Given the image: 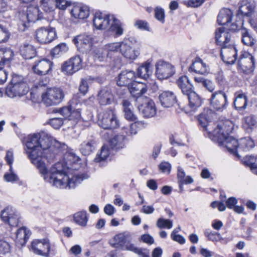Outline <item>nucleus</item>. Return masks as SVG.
Wrapping results in <instances>:
<instances>
[{"instance_id": "obj_1", "label": "nucleus", "mask_w": 257, "mask_h": 257, "mask_svg": "<svg viewBox=\"0 0 257 257\" xmlns=\"http://www.w3.org/2000/svg\"><path fill=\"white\" fill-rule=\"evenodd\" d=\"M26 152L32 163L38 169L44 180L60 189L74 188L89 178L75 166L79 158L72 152L64 155V163L58 162L50 168L49 164L54 161L61 147L60 142L45 133L28 136Z\"/></svg>"}, {"instance_id": "obj_2", "label": "nucleus", "mask_w": 257, "mask_h": 257, "mask_svg": "<svg viewBox=\"0 0 257 257\" xmlns=\"http://www.w3.org/2000/svg\"><path fill=\"white\" fill-rule=\"evenodd\" d=\"M217 23L220 25H225L230 31L235 32L240 29L243 25V20L238 15L233 17V12L226 8L221 9L217 17Z\"/></svg>"}, {"instance_id": "obj_3", "label": "nucleus", "mask_w": 257, "mask_h": 257, "mask_svg": "<svg viewBox=\"0 0 257 257\" xmlns=\"http://www.w3.org/2000/svg\"><path fill=\"white\" fill-rule=\"evenodd\" d=\"M29 87L24 81L23 76L15 74L13 75L11 84L6 89V94L11 98L21 97L26 94Z\"/></svg>"}, {"instance_id": "obj_4", "label": "nucleus", "mask_w": 257, "mask_h": 257, "mask_svg": "<svg viewBox=\"0 0 257 257\" xmlns=\"http://www.w3.org/2000/svg\"><path fill=\"white\" fill-rule=\"evenodd\" d=\"M57 38L56 30L50 26H43L38 28L34 33V38L39 44H48Z\"/></svg>"}, {"instance_id": "obj_5", "label": "nucleus", "mask_w": 257, "mask_h": 257, "mask_svg": "<svg viewBox=\"0 0 257 257\" xmlns=\"http://www.w3.org/2000/svg\"><path fill=\"white\" fill-rule=\"evenodd\" d=\"M31 250L35 254L49 257L54 252V249L48 238L35 239L31 242Z\"/></svg>"}, {"instance_id": "obj_6", "label": "nucleus", "mask_w": 257, "mask_h": 257, "mask_svg": "<svg viewBox=\"0 0 257 257\" xmlns=\"http://www.w3.org/2000/svg\"><path fill=\"white\" fill-rule=\"evenodd\" d=\"M98 125L104 129H112L118 127L119 121L112 110L100 112L98 115Z\"/></svg>"}, {"instance_id": "obj_7", "label": "nucleus", "mask_w": 257, "mask_h": 257, "mask_svg": "<svg viewBox=\"0 0 257 257\" xmlns=\"http://www.w3.org/2000/svg\"><path fill=\"white\" fill-rule=\"evenodd\" d=\"M212 134L220 145L224 146L230 153L238 156L237 151L238 142L235 139L224 134L220 135L217 129H214Z\"/></svg>"}, {"instance_id": "obj_8", "label": "nucleus", "mask_w": 257, "mask_h": 257, "mask_svg": "<svg viewBox=\"0 0 257 257\" xmlns=\"http://www.w3.org/2000/svg\"><path fill=\"white\" fill-rule=\"evenodd\" d=\"M136 41V39L132 37L124 39L121 41L120 53L124 58L130 60H134L140 55L139 49L133 45V42Z\"/></svg>"}, {"instance_id": "obj_9", "label": "nucleus", "mask_w": 257, "mask_h": 257, "mask_svg": "<svg viewBox=\"0 0 257 257\" xmlns=\"http://www.w3.org/2000/svg\"><path fill=\"white\" fill-rule=\"evenodd\" d=\"M64 97L62 90L58 88H51L42 94V101L47 106L60 103Z\"/></svg>"}, {"instance_id": "obj_10", "label": "nucleus", "mask_w": 257, "mask_h": 257, "mask_svg": "<svg viewBox=\"0 0 257 257\" xmlns=\"http://www.w3.org/2000/svg\"><path fill=\"white\" fill-rule=\"evenodd\" d=\"M136 101L138 109L144 117H151L156 114V108L153 100L147 97H140Z\"/></svg>"}, {"instance_id": "obj_11", "label": "nucleus", "mask_w": 257, "mask_h": 257, "mask_svg": "<svg viewBox=\"0 0 257 257\" xmlns=\"http://www.w3.org/2000/svg\"><path fill=\"white\" fill-rule=\"evenodd\" d=\"M94 37L88 34H83L77 36L73 39V42L78 50L82 52L90 51L94 42Z\"/></svg>"}, {"instance_id": "obj_12", "label": "nucleus", "mask_w": 257, "mask_h": 257, "mask_svg": "<svg viewBox=\"0 0 257 257\" xmlns=\"http://www.w3.org/2000/svg\"><path fill=\"white\" fill-rule=\"evenodd\" d=\"M82 67V60L79 56L71 57L61 66V71L65 74L71 75L79 71Z\"/></svg>"}, {"instance_id": "obj_13", "label": "nucleus", "mask_w": 257, "mask_h": 257, "mask_svg": "<svg viewBox=\"0 0 257 257\" xmlns=\"http://www.w3.org/2000/svg\"><path fill=\"white\" fill-rule=\"evenodd\" d=\"M175 73L174 67L170 63L159 61L156 64V75L159 79H166Z\"/></svg>"}, {"instance_id": "obj_14", "label": "nucleus", "mask_w": 257, "mask_h": 257, "mask_svg": "<svg viewBox=\"0 0 257 257\" xmlns=\"http://www.w3.org/2000/svg\"><path fill=\"white\" fill-rule=\"evenodd\" d=\"M113 15L106 14L100 11L96 12L94 15L93 24L97 30H105L109 26L111 17Z\"/></svg>"}, {"instance_id": "obj_15", "label": "nucleus", "mask_w": 257, "mask_h": 257, "mask_svg": "<svg viewBox=\"0 0 257 257\" xmlns=\"http://www.w3.org/2000/svg\"><path fill=\"white\" fill-rule=\"evenodd\" d=\"M221 57L222 60L227 64H233L237 58V50L234 43L221 48Z\"/></svg>"}, {"instance_id": "obj_16", "label": "nucleus", "mask_w": 257, "mask_h": 257, "mask_svg": "<svg viewBox=\"0 0 257 257\" xmlns=\"http://www.w3.org/2000/svg\"><path fill=\"white\" fill-rule=\"evenodd\" d=\"M53 63L47 59H43L35 62L32 67L34 72L39 75H45L52 70Z\"/></svg>"}, {"instance_id": "obj_17", "label": "nucleus", "mask_w": 257, "mask_h": 257, "mask_svg": "<svg viewBox=\"0 0 257 257\" xmlns=\"http://www.w3.org/2000/svg\"><path fill=\"white\" fill-rule=\"evenodd\" d=\"M211 106L215 109L221 110L224 108L227 102V96L222 91L213 93L209 99Z\"/></svg>"}, {"instance_id": "obj_18", "label": "nucleus", "mask_w": 257, "mask_h": 257, "mask_svg": "<svg viewBox=\"0 0 257 257\" xmlns=\"http://www.w3.org/2000/svg\"><path fill=\"white\" fill-rule=\"evenodd\" d=\"M238 67L243 72L250 73L253 71L254 62L253 56L247 52L243 53L238 60Z\"/></svg>"}, {"instance_id": "obj_19", "label": "nucleus", "mask_w": 257, "mask_h": 257, "mask_svg": "<svg viewBox=\"0 0 257 257\" xmlns=\"http://www.w3.org/2000/svg\"><path fill=\"white\" fill-rule=\"evenodd\" d=\"M1 218L10 226H17L19 221V214L12 208L7 207L1 212Z\"/></svg>"}, {"instance_id": "obj_20", "label": "nucleus", "mask_w": 257, "mask_h": 257, "mask_svg": "<svg viewBox=\"0 0 257 257\" xmlns=\"http://www.w3.org/2000/svg\"><path fill=\"white\" fill-rule=\"evenodd\" d=\"M137 78L134 71L125 70L121 71L118 76L117 84L120 86L130 87L135 81Z\"/></svg>"}, {"instance_id": "obj_21", "label": "nucleus", "mask_w": 257, "mask_h": 257, "mask_svg": "<svg viewBox=\"0 0 257 257\" xmlns=\"http://www.w3.org/2000/svg\"><path fill=\"white\" fill-rule=\"evenodd\" d=\"M70 14L71 17L74 19L84 20L89 17L90 9L86 5L77 4L72 7L70 10Z\"/></svg>"}, {"instance_id": "obj_22", "label": "nucleus", "mask_w": 257, "mask_h": 257, "mask_svg": "<svg viewBox=\"0 0 257 257\" xmlns=\"http://www.w3.org/2000/svg\"><path fill=\"white\" fill-rule=\"evenodd\" d=\"M215 39L218 45L222 47L228 45V44L233 43L231 35L224 30V28H218L215 32Z\"/></svg>"}, {"instance_id": "obj_23", "label": "nucleus", "mask_w": 257, "mask_h": 257, "mask_svg": "<svg viewBox=\"0 0 257 257\" xmlns=\"http://www.w3.org/2000/svg\"><path fill=\"white\" fill-rule=\"evenodd\" d=\"M96 100L100 105H106L113 102L114 96L111 90L106 87L102 88L98 91Z\"/></svg>"}, {"instance_id": "obj_24", "label": "nucleus", "mask_w": 257, "mask_h": 257, "mask_svg": "<svg viewBox=\"0 0 257 257\" xmlns=\"http://www.w3.org/2000/svg\"><path fill=\"white\" fill-rule=\"evenodd\" d=\"M161 105L164 107L172 106L176 102V97L174 93L170 91H163L159 96Z\"/></svg>"}, {"instance_id": "obj_25", "label": "nucleus", "mask_w": 257, "mask_h": 257, "mask_svg": "<svg viewBox=\"0 0 257 257\" xmlns=\"http://www.w3.org/2000/svg\"><path fill=\"white\" fill-rule=\"evenodd\" d=\"M255 3L251 0H242L238 10V14L243 16L250 17L254 12Z\"/></svg>"}, {"instance_id": "obj_26", "label": "nucleus", "mask_w": 257, "mask_h": 257, "mask_svg": "<svg viewBox=\"0 0 257 257\" xmlns=\"http://www.w3.org/2000/svg\"><path fill=\"white\" fill-rule=\"evenodd\" d=\"M14 57V52L9 48H0V65L9 67L10 62Z\"/></svg>"}, {"instance_id": "obj_27", "label": "nucleus", "mask_w": 257, "mask_h": 257, "mask_svg": "<svg viewBox=\"0 0 257 257\" xmlns=\"http://www.w3.org/2000/svg\"><path fill=\"white\" fill-rule=\"evenodd\" d=\"M31 235V232L26 227L19 228L16 233V243L18 246L24 245Z\"/></svg>"}, {"instance_id": "obj_28", "label": "nucleus", "mask_w": 257, "mask_h": 257, "mask_svg": "<svg viewBox=\"0 0 257 257\" xmlns=\"http://www.w3.org/2000/svg\"><path fill=\"white\" fill-rule=\"evenodd\" d=\"M190 70L196 73L205 74L208 73V66L200 58H196L190 67Z\"/></svg>"}, {"instance_id": "obj_29", "label": "nucleus", "mask_w": 257, "mask_h": 257, "mask_svg": "<svg viewBox=\"0 0 257 257\" xmlns=\"http://www.w3.org/2000/svg\"><path fill=\"white\" fill-rule=\"evenodd\" d=\"M121 46V41L109 43L103 46V50L107 57L112 58L118 51L120 52Z\"/></svg>"}, {"instance_id": "obj_30", "label": "nucleus", "mask_w": 257, "mask_h": 257, "mask_svg": "<svg viewBox=\"0 0 257 257\" xmlns=\"http://www.w3.org/2000/svg\"><path fill=\"white\" fill-rule=\"evenodd\" d=\"M22 56L26 59H31L36 55V49L29 43H24L20 48Z\"/></svg>"}, {"instance_id": "obj_31", "label": "nucleus", "mask_w": 257, "mask_h": 257, "mask_svg": "<svg viewBox=\"0 0 257 257\" xmlns=\"http://www.w3.org/2000/svg\"><path fill=\"white\" fill-rule=\"evenodd\" d=\"M112 23L109 26V31L112 33L115 37H119L123 33V29L120 21L114 16L111 17Z\"/></svg>"}, {"instance_id": "obj_32", "label": "nucleus", "mask_w": 257, "mask_h": 257, "mask_svg": "<svg viewBox=\"0 0 257 257\" xmlns=\"http://www.w3.org/2000/svg\"><path fill=\"white\" fill-rule=\"evenodd\" d=\"M129 89L130 93L136 97L137 99L140 97H144L142 95L147 91L143 83H138L136 81L129 87Z\"/></svg>"}, {"instance_id": "obj_33", "label": "nucleus", "mask_w": 257, "mask_h": 257, "mask_svg": "<svg viewBox=\"0 0 257 257\" xmlns=\"http://www.w3.org/2000/svg\"><path fill=\"white\" fill-rule=\"evenodd\" d=\"M27 12V15L24 16V18L27 19L28 22H35L41 17L37 6H30L28 7Z\"/></svg>"}, {"instance_id": "obj_34", "label": "nucleus", "mask_w": 257, "mask_h": 257, "mask_svg": "<svg viewBox=\"0 0 257 257\" xmlns=\"http://www.w3.org/2000/svg\"><path fill=\"white\" fill-rule=\"evenodd\" d=\"M238 30L240 31L241 41L245 45L253 47L256 43V40L249 34L248 30L242 26Z\"/></svg>"}, {"instance_id": "obj_35", "label": "nucleus", "mask_w": 257, "mask_h": 257, "mask_svg": "<svg viewBox=\"0 0 257 257\" xmlns=\"http://www.w3.org/2000/svg\"><path fill=\"white\" fill-rule=\"evenodd\" d=\"M185 95L189 100V104L193 110H195L201 104V99L199 96L194 91L191 90Z\"/></svg>"}, {"instance_id": "obj_36", "label": "nucleus", "mask_w": 257, "mask_h": 257, "mask_svg": "<svg viewBox=\"0 0 257 257\" xmlns=\"http://www.w3.org/2000/svg\"><path fill=\"white\" fill-rule=\"evenodd\" d=\"M215 114L210 109H207L199 116L198 120L200 124L206 130L208 124L212 119Z\"/></svg>"}, {"instance_id": "obj_37", "label": "nucleus", "mask_w": 257, "mask_h": 257, "mask_svg": "<svg viewBox=\"0 0 257 257\" xmlns=\"http://www.w3.org/2000/svg\"><path fill=\"white\" fill-rule=\"evenodd\" d=\"M176 83L184 94L192 90V85L188 77L186 76L180 77L177 80Z\"/></svg>"}, {"instance_id": "obj_38", "label": "nucleus", "mask_w": 257, "mask_h": 257, "mask_svg": "<svg viewBox=\"0 0 257 257\" xmlns=\"http://www.w3.org/2000/svg\"><path fill=\"white\" fill-rule=\"evenodd\" d=\"M125 138L122 134L114 135L109 141V144L112 148L118 150L124 147V141Z\"/></svg>"}, {"instance_id": "obj_39", "label": "nucleus", "mask_w": 257, "mask_h": 257, "mask_svg": "<svg viewBox=\"0 0 257 257\" xmlns=\"http://www.w3.org/2000/svg\"><path fill=\"white\" fill-rule=\"evenodd\" d=\"M234 124L233 122L229 120H225L217 125L215 129H217L220 135L225 134L228 136V134L232 132Z\"/></svg>"}, {"instance_id": "obj_40", "label": "nucleus", "mask_w": 257, "mask_h": 257, "mask_svg": "<svg viewBox=\"0 0 257 257\" xmlns=\"http://www.w3.org/2000/svg\"><path fill=\"white\" fill-rule=\"evenodd\" d=\"M152 73V66L150 62L144 63L138 69V76L139 77L147 79Z\"/></svg>"}, {"instance_id": "obj_41", "label": "nucleus", "mask_w": 257, "mask_h": 257, "mask_svg": "<svg viewBox=\"0 0 257 257\" xmlns=\"http://www.w3.org/2000/svg\"><path fill=\"white\" fill-rule=\"evenodd\" d=\"M96 143L93 140L83 142L80 147L81 153L84 156L89 155L96 148Z\"/></svg>"}, {"instance_id": "obj_42", "label": "nucleus", "mask_w": 257, "mask_h": 257, "mask_svg": "<svg viewBox=\"0 0 257 257\" xmlns=\"http://www.w3.org/2000/svg\"><path fill=\"white\" fill-rule=\"evenodd\" d=\"M254 146L253 141L249 138H244L240 140L238 142L237 151L239 152H247Z\"/></svg>"}, {"instance_id": "obj_43", "label": "nucleus", "mask_w": 257, "mask_h": 257, "mask_svg": "<svg viewBox=\"0 0 257 257\" xmlns=\"http://www.w3.org/2000/svg\"><path fill=\"white\" fill-rule=\"evenodd\" d=\"M128 234L125 233H119L116 235L110 240V244L114 247H122Z\"/></svg>"}, {"instance_id": "obj_44", "label": "nucleus", "mask_w": 257, "mask_h": 257, "mask_svg": "<svg viewBox=\"0 0 257 257\" xmlns=\"http://www.w3.org/2000/svg\"><path fill=\"white\" fill-rule=\"evenodd\" d=\"M138 123L134 122L127 126H123L121 128V134L124 136L125 138L126 137L136 135L138 133Z\"/></svg>"}, {"instance_id": "obj_45", "label": "nucleus", "mask_w": 257, "mask_h": 257, "mask_svg": "<svg viewBox=\"0 0 257 257\" xmlns=\"http://www.w3.org/2000/svg\"><path fill=\"white\" fill-rule=\"evenodd\" d=\"M122 105L125 118L130 121H135L137 119V117L132 111L131 105L130 102L126 100H124L122 102Z\"/></svg>"}, {"instance_id": "obj_46", "label": "nucleus", "mask_w": 257, "mask_h": 257, "mask_svg": "<svg viewBox=\"0 0 257 257\" xmlns=\"http://www.w3.org/2000/svg\"><path fill=\"white\" fill-rule=\"evenodd\" d=\"M74 221L81 226H85L88 220L86 211H82L74 215Z\"/></svg>"}, {"instance_id": "obj_47", "label": "nucleus", "mask_w": 257, "mask_h": 257, "mask_svg": "<svg viewBox=\"0 0 257 257\" xmlns=\"http://www.w3.org/2000/svg\"><path fill=\"white\" fill-rule=\"evenodd\" d=\"M235 107L238 110L246 108L247 105V98L243 93L239 94L234 101Z\"/></svg>"}, {"instance_id": "obj_48", "label": "nucleus", "mask_w": 257, "mask_h": 257, "mask_svg": "<svg viewBox=\"0 0 257 257\" xmlns=\"http://www.w3.org/2000/svg\"><path fill=\"white\" fill-rule=\"evenodd\" d=\"M68 47L66 43H62L55 46L51 51V55L54 57H58L65 54L68 51Z\"/></svg>"}, {"instance_id": "obj_49", "label": "nucleus", "mask_w": 257, "mask_h": 257, "mask_svg": "<svg viewBox=\"0 0 257 257\" xmlns=\"http://www.w3.org/2000/svg\"><path fill=\"white\" fill-rule=\"evenodd\" d=\"M204 233L208 240L213 242H217L222 240V237L220 233L213 231L210 229H205Z\"/></svg>"}, {"instance_id": "obj_50", "label": "nucleus", "mask_w": 257, "mask_h": 257, "mask_svg": "<svg viewBox=\"0 0 257 257\" xmlns=\"http://www.w3.org/2000/svg\"><path fill=\"white\" fill-rule=\"evenodd\" d=\"M56 0H41V4L42 9L46 12H51L56 9Z\"/></svg>"}, {"instance_id": "obj_51", "label": "nucleus", "mask_w": 257, "mask_h": 257, "mask_svg": "<svg viewBox=\"0 0 257 257\" xmlns=\"http://www.w3.org/2000/svg\"><path fill=\"white\" fill-rule=\"evenodd\" d=\"M256 123L255 117L250 115L244 117L243 126L246 130H252L256 127Z\"/></svg>"}, {"instance_id": "obj_52", "label": "nucleus", "mask_w": 257, "mask_h": 257, "mask_svg": "<svg viewBox=\"0 0 257 257\" xmlns=\"http://www.w3.org/2000/svg\"><path fill=\"white\" fill-rule=\"evenodd\" d=\"M110 154V150L108 146L104 145L102 147L100 153L95 158V161L99 162L106 160Z\"/></svg>"}, {"instance_id": "obj_53", "label": "nucleus", "mask_w": 257, "mask_h": 257, "mask_svg": "<svg viewBox=\"0 0 257 257\" xmlns=\"http://www.w3.org/2000/svg\"><path fill=\"white\" fill-rule=\"evenodd\" d=\"M76 106H77L76 107H74L73 106L72 107V109L70 115V120L69 121H72V124L73 125L76 124L77 121L81 118V108H79L78 104H77Z\"/></svg>"}, {"instance_id": "obj_54", "label": "nucleus", "mask_w": 257, "mask_h": 257, "mask_svg": "<svg viewBox=\"0 0 257 257\" xmlns=\"http://www.w3.org/2000/svg\"><path fill=\"white\" fill-rule=\"evenodd\" d=\"M11 36L9 29L5 26L0 25V43L8 41Z\"/></svg>"}, {"instance_id": "obj_55", "label": "nucleus", "mask_w": 257, "mask_h": 257, "mask_svg": "<svg viewBox=\"0 0 257 257\" xmlns=\"http://www.w3.org/2000/svg\"><path fill=\"white\" fill-rule=\"evenodd\" d=\"M4 179L8 182H15L18 180L19 177L13 171L12 166L10 167L9 172L5 174Z\"/></svg>"}, {"instance_id": "obj_56", "label": "nucleus", "mask_w": 257, "mask_h": 257, "mask_svg": "<svg viewBox=\"0 0 257 257\" xmlns=\"http://www.w3.org/2000/svg\"><path fill=\"white\" fill-rule=\"evenodd\" d=\"M156 225L159 228H166L170 229L173 226V223L170 220L160 218L158 219Z\"/></svg>"}, {"instance_id": "obj_57", "label": "nucleus", "mask_w": 257, "mask_h": 257, "mask_svg": "<svg viewBox=\"0 0 257 257\" xmlns=\"http://www.w3.org/2000/svg\"><path fill=\"white\" fill-rule=\"evenodd\" d=\"M93 56L95 60L101 62L104 61L106 53L102 49H95L93 51Z\"/></svg>"}, {"instance_id": "obj_58", "label": "nucleus", "mask_w": 257, "mask_h": 257, "mask_svg": "<svg viewBox=\"0 0 257 257\" xmlns=\"http://www.w3.org/2000/svg\"><path fill=\"white\" fill-rule=\"evenodd\" d=\"M134 26L138 29L149 32L150 31L149 24L146 21L138 20L135 22Z\"/></svg>"}, {"instance_id": "obj_59", "label": "nucleus", "mask_w": 257, "mask_h": 257, "mask_svg": "<svg viewBox=\"0 0 257 257\" xmlns=\"http://www.w3.org/2000/svg\"><path fill=\"white\" fill-rule=\"evenodd\" d=\"M10 243L3 238L0 239V253L6 254L11 250Z\"/></svg>"}, {"instance_id": "obj_60", "label": "nucleus", "mask_w": 257, "mask_h": 257, "mask_svg": "<svg viewBox=\"0 0 257 257\" xmlns=\"http://www.w3.org/2000/svg\"><path fill=\"white\" fill-rule=\"evenodd\" d=\"M155 17L157 20L163 23L165 19L164 9L160 7H157L155 9Z\"/></svg>"}, {"instance_id": "obj_61", "label": "nucleus", "mask_w": 257, "mask_h": 257, "mask_svg": "<svg viewBox=\"0 0 257 257\" xmlns=\"http://www.w3.org/2000/svg\"><path fill=\"white\" fill-rule=\"evenodd\" d=\"M131 236L128 234L121 248L124 250L135 252L137 247H136L134 244L131 242Z\"/></svg>"}, {"instance_id": "obj_62", "label": "nucleus", "mask_w": 257, "mask_h": 257, "mask_svg": "<svg viewBox=\"0 0 257 257\" xmlns=\"http://www.w3.org/2000/svg\"><path fill=\"white\" fill-rule=\"evenodd\" d=\"M72 106H68L63 107L59 109L58 112L66 118H68V120H70V115L72 109Z\"/></svg>"}, {"instance_id": "obj_63", "label": "nucleus", "mask_w": 257, "mask_h": 257, "mask_svg": "<svg viewBox=\"0 0 257 257\" xmlns=\"http://www.w3.org/2000/svg\"><path fill=\"white\" fill-rule=\"evenodd\" d=\"M159 170L163 173L169 174L171 169V165L168 162H162L159 165Z\"/></svg>"}, {"instance_id": "obj_64", "label": "nucleus", "mask_w": 257, "mask_h": 257, "mask_svg": "<svg viewBox=\"0 0 257 257\" xmlns=\"http://www.w3.org/2000/svg\"><path fill=\"white\" fill-rule=\"evenodd\" d=\"M64 123L63 120L61 118H53L49 120V123L54 128H59L63 123Z\"/></svg>"}]
</instances>
